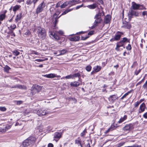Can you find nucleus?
I'll return each instance as SVG.
<instances>
[{
  "instance_id": "f257e3e1",
  "label": "nucleus",
  "mask_w": 147,
  "mask_h": 147,
  "mask_svg": "<svg viewBox=\"0 0 147 147\" xmlns=\"http://www.w3.org/2000/svg\"><path fill=\"white\" fill-rule=\"evenodd\" d=\"M36 140V138L34 136H30L24 141L22 145L24 147L32 146L34 144Z\"/></svg>"
},
{
  "instance_id": "f03ea898",
  "label": "nucleus",
  "mask_w": 147,
  "mask_h": 147,
  "mask_svg": "<svg viewBox=\"0 0 147 147\" xmlns=\"http://www.w3.org/2000/svg\"><path fill=\"white\" fill-rule=\"evenodd\" d=\"M61 35H63L64 34L63 31L61 30H59L58 32L50 31L49 34L51 37L54 38L56 40H59L60 39L59 36L57 34Z\"/></svg>"
},
{
  "instance_id": "7ed1b4c3",
  "label": "nucleus",
  "mask_w": 147,
  "mask_h": 147,
  "mask_svg": "<svg viewBox=\"0 0 147 147\" xmlns=\"http://www.w3.org/2000/svg\"><path fill=\"white\" fill-rule=\"evenodd\" d=\"M37 32L38 36L42 39L45 38L46 35V32L44 28L39 26L37 28Z\"/></svg>"
},
{
  "instance_id": "20e7f679",
  "label": "nucleus",
  "mask_w": 147,
  "mask_h": 147,
  "mask_svg": "<svg viewBox=\"0 0 147 147\" xmlns=\"http://www.w3.org/2000/svg\"><path fill=\"white\" fill-rule=\"evenodd\" d=\"M42 89V87L37 84L33 85L31 88V94L34 95L36 92H39Z\"/></svg>"
},
{
  "instance_id": "39448f33",
  "label": "nucleus",
  "mask_w": 147,
  "mask_h": 147,
  "mask_svg": "<svg viewBox=\"0 0 147 147\" xmlns=\"http://www.w3.org/2000/svg\"><path fill=\"white\" fill-rule=\"evenodd\" d=\"M123 34V32L117 31L115 34L114 37L111 38L110 40V41L113 42L115 41H118L121 38V35Z\"/></svg>"
},
{
  "instance_id": "423d86ee",
  "label": "nucleus",
  "mask_w": 147,
  "mask_h": 147,
  "mask_svg": "<svg viewBox=\"0 0 147 147\" xmlns=\"http://www.w3.org/2000/svg\"><path fill=\"white\" fill-rule=\"evenodd\" d=\"M131 20V19H129L128 21L123 20L122 27L125 29H130L131 27V25L130 23Z\"/></svg>"
},
{
  "instance_id": "0eeeda50",
  "label": "nucleus",
  "mask_w": 147,
  "mask_h": 147,
  "mask_svg": "<svg viewBox=\"0 0 147 147\" xmlns=\"http://www.w3.org/2000/svg\"><path fill=\"white\" fill-rule=\"evenodd\" d=\"M134 124L131 123L126 124L123 128V130L125 131H128L134 129Z\"/></svg>"
},
{
  "instance_id": "6e6552de",
  "label": "nucleus",
  "mask_w": 147,
  "mask_h": 147,
  "mask_svg": "<svg viewBox=\"0 0 147 147\" xmlns=\"http://www.w3.org/2000/svg\"><path fill=\"white\" fill-rule=\"evenodd\" d=\"M45 6V4L44 2L40 4L38 6L36 10V13H39L42 12Z\"/></svg>"
},
{
  "instance_id": "1a4fd4ad",
  "label": "nucleus",
  "mask_w": 147,
  "mask_h": 147,
  "mask_svg": "<svg viewBox=\"0 0 147 147\" xmlns=\"http://www.w3.org/2000/svg\"><path fill=\"white\" fill-rule=\"evenodd\" d=\"M102 21V19H96V20L94 23L93 25L90 27V28L91 29H93L95 28L98 26L99 24Z\"/></svg>"
},
{
  "instance_id": "9d476101",
  "label": "nucleus",
  "mask_w": 147,
  "mask_h": 147,
  "mask_svg": "<svg viewBox=\"0 0 147 147\" xmlns=\"http://www.w3.org/2000/svg\"><path fill=\"white\" fill-rule=\"evenodd\" d=\"M146 108V106L144 103L143 102L142 103L140 106L138 110V114L144 112Z\"/></svg>"
},
{
  "instance_id": "9b49d317",
  "label": "nucleus",
  "mask_w": 147,
  "mask_h": 147,
  "mask_svg": "<svg viewBox=\"0 0 147 147\" xmlns=\"http://www.w3.org/2000/svg\"><path fill=\"white\" fill-rule=\"evenodd\" d=\"M37 114L40 116L45 115L47 114L46 110L43 109H38L37 112Z\"/></svg>"
},
{
  "instance_id": "f8f14e48",
  "label": "nucleus",
  "mask_w": 147,
  "mask_h": 147,
  "mask_svg": "<svg viewBox=\"0 0 147 147\" xmlns=\"http://www.w3.org/2000/svg\"><path fill=\"white\" fill-rule=\"evenodd\" d=\"M138 13L136 12L134 10H131L130 11H129L128 13V16L130 18H134V16H138Z\"/></svg>"
},
{
  "instance_id": "ddd939ff",
  "label": "nucleus",
  "mask_w": 147,
  "mask_h": 147,
  "mask_svg": "<svg viewBox=\"0 0 147 147\" xmlns=\"http://www.w3.org/2000/svg\"><path fill=\"white\" fill-rule=\"evenodd\" d=\"M80 38V37L79 36H76L73 37L69 36L68 38V39L71 41L76 42L78 41Z\"/></svg>"
},
{
  "instance_id": "4468645a",
  "label": "nucleus",
  "mask_w": 147,
  "mask_h": 147,
  "mask_svg": "<svg viewBox=\"0 0 147 147\" xmlns=\"http://www.w3.org/2000/svg\"><path fill=\"white\" fill-rule=\"evenodd\" d=\"M125 45L122 42L121 40L119 42H117L116 44V47L115 48V50L117 51L119 50V48L120 47H123Z\"/></svg>"
},
{
  "instance_id": "2eb2a0df",
  "label": "nucleus",
  "mask_w": 147,
  "mask_h": 147,
  "mask_svg": "<svg viewBox=\"0 0 147 147\" xmlns=\"http://www.w3.org/2000/svg\"><path fill=\"white\" fill-rule=\"evenodd\" d=\"M118 98L115 95L110 96L109 98V101L112 103H113Z\"/></svg>"
},
{
  "instance_id": "dca6fc26",
  "label": "nucleus",
  "mask_w": 147,
  "mask_h": 147,
  "mask_svg": "<svg viewBox=\"0 0 147 147\" xmlns=\"http://www.w3.org/2000/svg\"><path fill=\"white\" fill-rule=\"evenodd\" d=\"M78 139H76L75 141V144H76L78 146H80L81 147H83V144H82V141L79 137L78 138Z\"/></svg>"
},
{
  "instance_id": "f3484780",
  "label": "nucleus",
  "mask_w": 147,
  "mask_h": 147,
  "mask_svg": "<svg viewBox=\"0 0 147 147\" xmlns=\"http://www.w3.org/2000/svg\"><path fill=\"white\" fill-rule=\"evenodd\" d=\"M62 134L61 133L56 132L55 133L54 135V138L57 139V141L59 140L61 137Z\"/></svg>"
},
{
  "instance_id": "a211bd4d",
  "label": "nucleus",
  "mask_w": 147,
  "mask_h": 147,
  "mask_svg": "<svg viewBox=\"0 0 147 147\" xmlns=\"http://www.w3.org/2000/svg\"><path fill=\"white\" fill-rule=\"evenodd\" d=\"M104 15L103 11H100L95 16L94 18H100L102 16Z\"/></svg>"
},
{
  "instance_id": "6ab92c4d",
  "label": "nucleus",
  "mask_w": 147,
  "mask_h": 147,
  "mask_svg": "<svg viewBox=\"0 0 147 147\" xmlns=\"http://www.w3.org/2000/svg\"><path fill=\"white\" fill-rule=\"evenodd\" d=\"M140 4H137L134 2L132 3V7L133 9L134 10L139 9Z\"/></svg>"
},
{
  "instance_id": "aec40b11",
  "label": "nucleus",
  "mask_w": 147,
  "mask_h": 147,
  "mask_svg": "<svg viewBox=\"0 0 147 147\" xmlns=\"http://www.w3.org/2000/svg\"><path fill=\"white\" fill-rule=\"evenodd\" d=\"M11 127V125H7L3 128H0V131L2 132H5L8 129L10 128Z\"/></svg>"
},
{
  "instance_id": "412c9836",
  "label": "nucleus",
  "mask_w": 147,
  "mask_h": 147,
  "mask_svg": "<svg viewBox=\"0 0 147 147\" xmlns=\"http://www.w3.org/2000/svg\"><path fill=\"white\" fill-rule=\"evenodd\" d=\"M80 85V83L78 81H75L72 82L70 83V85L73 87H77Z\"/></svg>"
},
{
  "instance_id": "4be33fe9",
  "label": "nucleus",
  "mask_w": 147,
  "mask_h": 147,
  "mask_svg": "<svg viewBox=\"0 0 147 147\" xmlns=\"http://www.w3.org/2000/svg\"><path fill=\"white\" fill-rule=\"evenodd\" d=\"M11 28L9 29V31L8 33H13V30H14L16 28V26L15 24H12L10 26Z\"/></svg>"
},
{
  "instance_id": "5701e85b",
  "label": "nucleus",
  "mask_w": 147,
  "mask_h": 147,
  "mask_svg": "<svg viewBox=\"0 0 147 147\" xmlns=\"http://www.w3.org/2000/svg\"><path fill=\"white\" fill-rule=\"evenodd\" d=\"M44 76L49 78H53L56 77V75L54 74H50L45 75Z\"/></svg>"
},
{
  "instance_id": "b1692460",
  "label": "nucleus",
  "mask_w": 147,
  "mask_h": 147,
  "mask_svg": "<svg viewBox=\"0 0 147 147\" xmlns=\"http://www.w3.org/2000/svg\"><path fill=\"white\" fill-rule=\"evenodd\" d=\"M97 6V4L96 3L88 5L87 7L90 9H94L96 8Z\"/></svg>"
},
{
  "instance_id": "393cba45",
  "label": "nucleus",
  "mask_w": 147,
  "mask_h": 147,
  "mask_svg": "<svg viewBox=\"0 0 147 147\" xmlns=\"http://www.w3.org/2000/svg\"><path fill=\"white\" fill-rule=\"evenodd\" d=\"M31 29H27L24 34L25 36L26 37H28L31 35Z\"/></svg>"
},
{
  "instance_id": "a878e982",
  "label": "nucleus",
  "mask_w": 147,
  "mask_h": 147,
  "mask_svg": "<svg viewBox=\"0 0 147 147\" xmlns=\"http://www.w3.org/2000/svg\"><path fill=\"white\" fill-rule=\"evenodd\" d=\"M101 69V67L100 66L97 65L95 66L93 68V69L94 70V71L96 72H98L100 71Z\"/></svg>"
},
{
  "instance_id": "bb28decb",
  "label": "nucleus",
  "mask_w": 147,
  "mask_h": 147,
  "mask_svg": "<svg viewBox=\"0 0 147 147\" xmlns=\"http://www.w3.org/2000/svg\"><path fill=\"white\" fill-rule=\"evenodd\" d=\"M122 43L125 45V42L130 43V39H128L127 37H123L121 39V40Z\"/></svg>"
},
{
  "instance_id": "cd10ccee",
  "label": "nucleus",
  "mask_w": 147,
  "mask_h": 147,
  "mask_svg": "<svg viewBox=\"0 0 147 147\" xmlns=\"http://www.w3.org/2000/svg\"><path fill=\"white\" fill-rule=\"evenodd\" d=\"M133 91V90L132 89L129 91H128L127 92L125 93L121 98L120 99L121 100H123L124 98H125L126 97L128 96L129 94L132 91Z\"/></svg>"
},
{
  "instance_id": "c85d7f7f",
  "label": "nucleus",
  "mask_w": 147,
  "mask_h": 147,
  "mask_svg": "<svg viewBox=\"0 0 147 147\" xmlns=\"http://www.w3.org/2000/svg\"><path fill=\"white\" fill-rule=\"evenodd\" d=\"M127 118V116L125 115L123 117H121L118 121L119 123H121L126 119Z\"/></svg>"
},
{
  "instance_id": "c756f323",
  "label": "nucleus",
  "mask_w": 147,
  "mask_h": 147,
  "mask_svg": "<svg viewBox=\"0 0 147 147\" xmlns=\"http://www.w3.org/2000/svg\"><path fill=\"white\" fill-rule=\"evenodd\" d=\"M72 75L73 76V79L75 78H78V81H79L81 77V74L80 73L78 72L73 74Z\"/></svg>"
},
{
  "instance_id": "7c9ffc66",
  "label": "nucleus",
  "mask_w": 147,
  "mask_h": 147,
  "mask_svg": "<svg viewBox=\"0 0 147 147\" xmlns=\"http://www.w3.org/2000/svg\"><path fill=\"white\" fill-rule=\"evenodd\" d=\"M17 88L23 90H26L27 89V87L26 86L22 85L20 84L17 85Z\"/></svg>"
},
{
  "instance_id": "2f4dec72",
  "label": "nucleus",
  "mask_w": 147,
  "mask_h": 147,
  "mask_svg": "<svg viewBox=\"0 0 147 147\" xmlns=\"http://www.w3.org/2000/svg\"><path fill=\"white\" fill-rule=\"evenodd\" d=\"M20 7L21 6L20 5H16L13 7V11L14 12V13H15L18 10Z\"/></svg>"
},
{
  "instance_id": "473e14b6",
  "label": "nucleus",
  "mask_w": 147,
  "mask_h": 147,
  "mask_svg": "<svg viewBox=\"0 0 147 147\" xmlns=\"http://www.w3.org/2000/svg\"><path fill=\"white\" fill-rule=\"evenodd\" d=\"M87 133V129L85 128L83 131L80 134V136L81 137L84 138L86 135V134Z\"/></svg>"
},
{
  "instance_id": "72a5a7b5",
  "label": "nucleus",
  "mask_w": 147,
  "mask_h": 147,
  "mask_svg": "<svg viewBox=\"0 0 147 147\" xmlns=\"http://www.w3.org/2000/svg\"><path fill=\"white\" fill-rule=\"evenodd\" d=\"M6 12V10H4L0 15V18H4L5 17V14Z\"/></svg>"
},
{
  "instance_id": "f704fd0d",
  "label": "nucleus",
  "mask_w": 147,
  "mask_h": 147,
  "mask_svg": "<svg viewBox=\"0 0 147 147\" xmlns=\"http://www.w3.org/2000/svg\"><path fill=\"white\" fill-rule=\"evenodd\" d=\"M11 69V68L7 65H6L4 67V71L7 72H9V70Z\"/></svg>"
},
{
  "instance_id": "c9c22d12",
  "label": "nucleus",
  "mask_w": 147,
  "mask_h": 147,
  "mask_svg": "<svg viewBox=\"0 0 147 147\" xmlns=\"http://www.w3.org/2000/svg\"><path fill=\"white\" fill-rule=\"evenodd\" d=\"M73 8L71 9H67L63 13H62L58 17V18H59L60 17V16L63 15H65L68 13V12L71 11L73 9Z\"/></svg>"
},
{
  "instance_id": "e433bc0d",
  "label": "nucleus",
  "mask_w": 147,
  "mask_h": 147,
  "mask_svg": "<svg viewBox=\"0 0 147 147\" xmlns=\"http://www.w3.org/2000/svg\"><path fill=\"white\" fill-rule=\"evenodd\" d=\"M70 3V2H68V1H66L65 2L60 6L61 8H65L68 5H69V4Z\"/></svg>"
},
{
  "instance_id": "4c0bfd02",
  "label": "nucleus",
  "mask_w": 147,
  "mask_h": 147,
  "mask_svg": "<svg viewBox=\"0 0 147 147\" xmlns=\"http://www.w3.org/2000/svg\"><path fill=\"white\" fill-rule=\"evenodd\" d=\"M67 52V51L65 49H63L60 51V54L57 55V56H58L64 55Z\"/></svg>"
},
{
  "instance_id": "58836bf2",
  "label": "nucleus",
  "mask_w": 147,
  "mask_h": 147,
  "mask_svg": "<svg viewBox=\"0 0 147 147\" xmlns=\"http://www.w3.org/2000/svg\"><path fill=\"white\" fill-rule=\"evenodd\" d=\"M13 54L16 56L20 54V52L17 50H14L12 51Z\"/></svg>"
},
{
  "instance_id": "ea45409f",
  "label": "nucleus",
  "mask_w": 147,
  "mask_h": 147,
  "mask_svg": "<svg viewBox=\"0 0 147 147\" xmlns=\"http://www.w3.org/2000/svg\"><path fill=\"white\" fill-rule=\"evenodd\" d=\"M64 78H65L66 79H73V76L72 74H70L69 75L65 77H63Z\"/></svg>"
},
{
  "instance_id": "a19ab883",
  "label": "nucleus",
  "mask_w": 147,
  "mask_h": 147,
  "mask_svg": "<svg viewBox=\"0 0 147 147\" xmlns=\"http://www.w3.org/2000/svg\"><path fill=\"white\" fill-rule=\"evenodd\" d=\"M125 142H122L116 145L115 146V147H121L122 146L125 144Z\"/></svg>"
},
{
  "instance_id": "79ce46f5",
  "label": "nucleus",
  "mask_w": 147,
  "mask_h": 147,
  "mask_svg": "<svg viewBox=\"0 0 147 147\" xmlns=\"http://www.w3.org/2000/svg\"><path fill=\"white\" fill-rule=\"evenodd\" d=\"M116 127H117L114 124V123H113L111 125L109 128L111 129V131H112L113 130L115 129L116 128Z\"/></svg>"
},
{
  "instance_id": "37998d69",
  "label": "nucleus",
  "mask_w": 147,
  "mask_h": 147,
  "mask_svg": "<svg viewBox=\"0 0 147 147\" xmlns=\"http://www.w3.org/2000/svg\"><path fill=\"white\" fill-rule=\"evenodd\" d=\"M142 69H139L138 70H137V69L134 72V74L136 76H137L141 71Z\"/></svg>"
},
{
  "instance_id": "c03bdc74",
  "label": "nucleus",
  "mask_w": 147,
  "mask_h": 147,
  "mask_svg": "<svg viewBox=\"0 0 147 147\" xmlns=\"http://www.w3.org/2000/svg\"><path fill=\"white\" fill-rule=\"evenodd\" d=\"M92 68L91 66L90 65H88L86 67V69L87 71L89 72L91 71Z\"/></svg>"
},
{
  "instance_id": "a18cd8bd",
  "label": "nucleus",
  "mask_w": 147,
  "mask_h": 147,
  "mask_svg": "<svg viewBox=\"0 0 147 147\" xmlns=\"http://www.w3.org/2000/svg\"><path fill=\"white\" fill-rule=\"evenodd\" d=\"M145 79V77H144L143 78L140 82H138L136 84V86H137L140 84L144 82Z\"/></svg>"
},
{
  "instance_id": "49530a36",
  "label": "nucleus",
  "mask_w": 147,
  "mask_h": 147,
  "mask_svg": "<svg viewBox=\"0 0 147 147\" xmlns=\"http://www.w3.org/2000/svg\"><path fill=\"white\" fill-rule=\"evenodd\" d=\"M126 48L127 51L131 50L132 49L131 45L129 44H128L127 46L126 47Z\"/></svg>"
},
{
  "instance_id": "de8ad7c7",
  "label": "nucleus",
  "mask_w": 147,
  "mask_h": 147,
  "mask_svg": "<svg viewBox=\"0 0 147 147\" xmlns=\"http://www.w3.org/2000/svg\"><path fill=\"white\" fill-rule=\"evenodd\" d=\"M87 32L85 31H81L79 32H77L75 34H72L70 35V36H72L73 35H75L76 34H84L86 32Z\"/></svg>"
},
{
  "instance_id": "09e8293b",
  "label": "nucleus",
  "mask_w": 147,
  "mask_h": 147,
  "mask_svg": "<svg viewBox=\"0 0 147 147\" xmlns=\"http://www.w3.org/2000/svg\"><path fill=\"white\" fill-rule=\"evenodd\" d=\"M104 23L105 24L110 23L111 19H105Z\"/></svg>"
},
{
  "instance_id": "8fccbe9b",
  "label": "nucleus",
  "mask_w": 147,
  "mask_h": 147,
  "mask_svg": "<svg viewBox=\"0 0 147 147\" xmlns=\"http://www.w3.org/2000/svg\"><path fill=\"white\" fill-rule=\"evenodd\" d=\"M143 88L144 89L147 90V81H146L145 83L143 86Z\"/></svg>"
},
{
  "instance_id": "3c124183",
  "label": "nucleus",
  "mask_w": 147,
  "mask_h": 147,
  "mask_svg": "<svg viewBox=\"0 0 147 147\" xmlns=\"http://www.w3.org/2000/svg\"><path fill=\"white\" fill-rule=\"evenodd\" d=\"M55 19V20L53 22V26L55 28V27L56 25L57 24L58 22V19Z\"/></svg>"
},
{
  "instance_id": "603ef678",
  "label": "nucleus",
  "mask_w": 147,
  "mask_h": 147,
  "mask_svg": "<svg viewBox=\"0 0 147 147\" xmlns=\"http://www.w3.org/2000/svg\"><path fill=\"white\" fill-rule=\"evenodd\" d=\"M48 59L47 58H45V59H36L35 60V61H36L37 62H41L42 61H43L47 60Z\"/></svg>"
},
{
  "instance_id": "864d4df0",
  "label": "nucleus",
  "mask_w": 147,
  "mask_h": 147,
  "mask_svg": "<svg viewBox=\"0 0 147 147\" xmlns=\"http://www.w3.org/2000/svg\"><path fill=\"white\" fill-rule=\"evenodd\" d=\"M59 13L58 12H57L55 13L53 16V18H59L58 17Z\"/></svg>"
},
{
  "instance_id": "5fc2aeb1",
  "label": "nucleus",
  "mask_w": 147,
  "mask_h": 147,
  "mask_svg": "<svg viewBox=\"0 0 147 147\" xmlns=\"http://www.w3.org/2000/svg\"><path fill=\"white\" fill-rule=\"evenodd\" d=\"M138 65V63H137L136 62H134L131 65V67L132 68H134L136 66H137Z\"/></svg>"
},
{
  "instance_id": "6e6d98bb",
  "label": "nucleus",
  "mask_w": 147,
  "mask_h": 147,
  "mask_svg": "<svg viewBox=\"0 0 147 147\" xmlns=\"http://www.w3.org/2000/svg\"><path fill=\"white\" fill-rule=\"evenodd\" d=\"M146 8L143 5H140V6L139 7V9L140 10H143V9H146Z\"/></svg>"
},
{
  "instance_id": "4d7b16f0",
  "label": "nucleus",
  "mask_w": 147,
  "mask_h": 147,
  "mask_svg": "<svg viewBox=\"0 0 147 147\" xmlns=\"http://www.w3.org/2000/svg\"><path fill=\"white\" fill-rule=\"evenodd\" d=\"M140 104V103H139V102L138 101L136 102L134 104V107L135 108L139 106V105Z\"/></svg>"
},
{
  "instance_id": "13d9d810",
  "label": "nucleus",
  "mask_w": 147,
  "mask_h": 147,
  "mask_svg": "<svg viewBox=\"0 0 147 147\" xmlns=\"http://www.w3.org/2000/svg\"><path fill=\"white\" fill-rule=\"evenodd\" d=\"M6 109L5 107H0V111H6Z\"/></svg>"
},
{
  "instance_id": "bf43d9fd",
  "label": "nucleus",
  "mask_w": 147,
  "mask_h": 147,
  "mask_svg": "<svg viewBox=\"0 0 147 147\" xmlns=\"http://www.w3.org/2000/svg\"><path fill=\"white\" fill-rule=\"evenodd\" d=\"M94 31L92 30L90 31L88 34V36H91L94 34Z\"/></svg>"
},
{
  "instance_id": "052dcab7",
  "label": "nucleus",
  "mask_w": 147,
  "mask_h": 147,
  "mask_svg": "<svg viewBox=\"0 0 147 147\" xmlns=\"http://www.w3.org/2000/svg\"><path fill=\"white\" fill-rule=\"evenodd\" d=\"M89 37V36H86L85 37L82 36L81 40H86Z\"/></svg>"
},
{
  "instance_id": "680f3d73",
  "label": "nucleus",
  "mask_w": 147,
  "mask_h": 147,
  "mask_svg": "<svg viewBox=\"0 0 147 147\" xmlns=\"http://www.w3.org/2000/svg\"><path fill=\"white\" fill-rule=\"evenodd\" d=\"M32 2L31 0H27L26 1V3L27 5H30L31 4Z\"/></svg>"
},
{
  "instance_id": "e2e57ef3",
  "label": "nucleus",
  "mask_w": 147,
  "mask_h": 147,
  "mask_svg": "<svg viewBox=\"0 0 147 147\" xmlns=\"http://www.w3.org/2000/svg\"><path fill=\"white\" fill-rule=\"evenodd\" d=\"M22 14L21 13H20L17 16L16 18H21L22 17Z\"/></svg>"
},
{
  "instance_id": "0e129e2a",
  "label": "nucleus",
  "mask_w": 147,
  "mask_h": 147,
  "mask_svg": "<svg viewBox=\"0 0 147 147\" xmlns=\"http://www.w3.org/2000/svg\"><path fill=\"white\" fill-rule=\"evenodd\" d=\"M143 117L146 119H147V112L145 113L143 115Z\"/></svg>"
},
{
  "instance_id": "69168bd1",
  "label": "nucleus",
  "mask_w": 147,
  "mask_h": 147,
  "mask_svg": "<svg viewBox=\"0 0 147 147\" xmlns=\"http://www.w3.org/2000/svg\"><path fill=\"white\" fill-rule=\"evenodd\" d=\"M111 16L110 15L108 14L105 16V18H111Z\"/></svg>"
},
{
  "instance_id": "338daca9",
  "label": "nucleus",
  "mask_w": 147,
  "mask_h": 147,
  "mask_svg": "<svg viewBox=\"0 0 147 147\" xmlns=\"http://www.w3.org/2000/svg\"><path fill=\"white\" fill-rule=\"evenodd\" d=\"M53 145L51 143H49L48 145V147H53Z\"/></svg>"
},
{
  "instance_id": "774afa93",
  "label": "nucleus",
  "mask_w": 147,
  "mask_h": 147,
  "mask_svg": "<svg viewBox=\"0 0 147 147\" xmlns=\"http://www.w3.org/2000/svg\"><path fill=\"white\" fill-rule=\"evenodd\" d=\"M142 15L143 16L146 15L147 16V11H144L142 12Z\"/></svg>"
}]
</instances>
